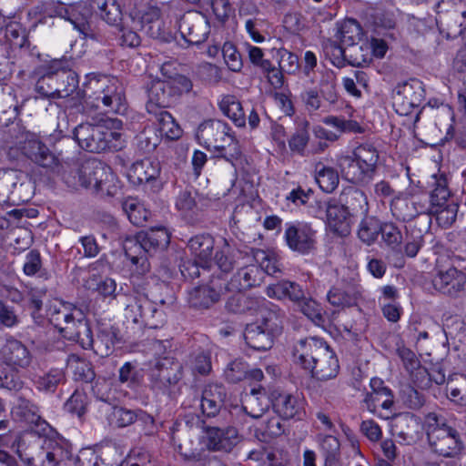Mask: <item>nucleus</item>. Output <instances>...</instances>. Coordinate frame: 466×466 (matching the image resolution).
I'll list each match as a JSON object with an SVG mask.
<instances>
[{"label": "nucleus", "instance_id": "nucleus-50", "mask_svg": "<svg viewBox=\"0 0 466 466\" xmlns=\"http://www.w3.org/2000/svg\"><path fill=\"white\" fill-rule=\"evenodd\" d=\"M123 210L129 221L136 226H142L150 216V212L135 198L126 199L123 203Z\"/></svg>", "mask_w": 466, "mask_h": 466}, {"label": "nucleus", "instance_id": "nucleus-18", "mask_svg": "<svg viewBox=\"0 0 466 466\" xmlns=\"http://www.w3.org/2000/svg\"><path fill=\"white\" fill-rule=\"evenodd\" d=\"M433 289L441 294L456 298L466 285V275L455 267L438 269L431 280Z\"/></svg>", "mask_w": 466, "mask_h": 466}, {"label": "nucleus", "instance_id": "nucleus-49", "mask_svg": "<svg viewBox=\"0 0 466 466\" xmlns=\"http://www.w3.org/2000/svg\"><path fill=\"white\" fill-rule=\"evenodd\" d=\"M364 167H368L376 172L380 154L378 149L370 143H364L358 146L352 152V155Z\"/></svg>", "mask_w": 466, "mask_h": 466}, {"label": "nucleus", "instance_id": "nucleus-13", "mask_svg": "<svg viewBox=\"0 0 466 466\" xmlns=\"http://www.w3.org/2000/svg\"><path fill=\"white\" fill-rule=\"evenodd\" d=\"M425 96L421 81L412 78L397 85L392 96V106L397 114L410 116L415 113V121L419 119V107Z\"/></svg>", "mask_w": 466, "mask_h": 466}, {"label": "nucleus", "instance_id": "nucleus-28", "mask_svg": "<svg viewBox=\"0 0 466 466\" xmlns=\"http://www.w3.org/2000/svg\"><path fill=\"white\" fill-rule=\"evenodd\" d=\"M225 380L229 383H238L244 380L260 381L264 374L260 369H249L248 364L241 359L230 361L224 370Z\"/></svg>", "mask_w": 466, "mask_h": 466}, {"label": "nucleus", "instance_id": "nucleus-37", "mask_svg": "<svg viewBox=\"0 0 466 466\" xmlns=\"http://www.w3.org/2000/svg\"><path fill=\"white\" fill-rule=\"evenodd\" d=\"M312 84H317L318 90L322 97L330 103L337 100L336 75L330 69H322L311 79Z\"/></svg>", "mask_w": 466, "mask_h": 466}, {"label": "nucleus", "instance_id": "nucleus-39", "mask_svg": "<svg viewBox=\"0 0 466 466\" xmlns=\"http://www.w3.org/2000/svg\"><path fill=\"white\" fill-rule=\"evenodd\" d=\"M320 451L324 456V466H339L340 443L332 435L318 436Z\"/></svg>", "mask_w": 466, "mask_h": 466}, {"label": "nucleus", "instance_id": "nucleus-53", "mask_svg": "<svg viewBox=\"0 0 466 466\" xmlns=\"http://www.w3.org/2000/svg\"><path fill=\"white\" fill-rule=\"evenodd\" d=\"M87 283L89 285L88 289H91V283H96L95 289L98 292L99 295H101L105 299H116L120 305V296L127 295V293L121 292L123 290V288H120V291L116 293V282L110 278H106L98 280L97 278L94 276L89 279Z\"/></svg>", "mask_w": 466, "mask_h": 466}, {"label": "nucleus", "instance_id": "nucleus-58", "mask_svg": "<svg viewBox=\"0 0 466 466\" xmlns=\"http://www.w3.org/2000/svg\"><path fill=\"white\" fill-rule=\"evenodd\" d=\"M87 396L84 391L76 390L64 405L65 410L81 418L86 411Z\"/></svg>", "mask_w": 466, "mask_h": 466}, {"label": "nucleus", "instance_id": "nucleus-24", "mask_svg": "<svg viewBox=\"0 0 466 466\" xmlns=\"http://www.w3.org/2000/svg\"><path fill=\"white\" fill-rule=\"evenodd\" d=\"M239 441L240 437L236 428L228 427L222 430L210 427L207 429V446L209 450L228 452Z\"/></svg>", "mask_w": 466, "mask_h": 466}, {"label": "nucleus", "instance_id": "nucleus-55", "mask_svg": "<svg viewBox=\"0 0 466 466\" xmlns=\"http://www.w3.org/2000/svg\"><path fill=\"white\" fill-rule=\"evenodd\" d=\"M300 308V311L310 319L315 325L323 327L325 323V318L322 313L320 305L312 299H307L304 296V299L298 303Z\"/></svg>", "mask_w": 466, "mask_h": 466}, {"label": "nucleus", "instance_id": "nucleus-64", "mask_svg": "<svg viewBox=\"0 0 466 466\" xmlns=\"http://www.w3.org/2000/svg\"><path fill=\"white\" fill-rule=\"evenodd\" d=\"M279 56V65L281 70L288 74H293L299 69V57L287 49L278 51Z\"/></svg>", "mask_w": 466, "mask_h": 466}, {"label": "nucleus", "instance_id": "nucleus-16", "mask_svg": "<svg viewBox=\"0 0 466 466\" xmlns=\"http://www.w3.org/2000/svg\"><path fill=\"white\" fill-rule=\"evenodd\" d=\"M363 289L357 277L342 279L328 292L329 302L336 307H353L362 299Z\"/></svg>", "mask_w": 466, "mask_h": 466}, {"label": "nucleus", "instance_id": "nucleus-4", "mask_svg": "<svg viewBox=\"0 0 466 466\" xmlns=\"http://www.w3.org/2000/svg\"><path fill=\"white\" fill-rule=\"evenodd\" d=\"M170 241V234L163 227L152 228L140 232L136 239L127 240L125 243L126 256L130 259L134 274L144 275L149 271L150 265L147 253H151L157 248L167 247Z\"/></svg>", "mask_w": 466, "mask_h": 466}, {"label": "nucleus", "instance_id": "nucleus-45", "mask_svg": "<svg viewBox=\"0 0 466 466\" xmlns=\"http://www.w3.org/2000/svg\"><path fill=\"white\" fill-rule=\"evenodd\" d=\"M381 226L382 224L378 218L366 215L359 227L358 236L360 239L368 245L374 243L379 234H380Z\"/></svg>", "mask_w": 466, "mask_h": 466}, {"label": "nucleus", "instance_id": "nucleus-20", "mask_svg": "<svg viewBox=\"0 0 466 466\" xmlns=\"http://www.w3.org/2000/svg\"><path fill=\"white\" fill-rule=\"evenodd\" d=\"M83 348H91L96 354L107 357L113 353L115 347L120 342L119 331L114 327H106L99 329L96 338L90 335H82L78 339Z\"/></svg>", "mask_w": 466, "mask_h": 466}, {"label": "nucleus", "instance_id": "nucleus-3", "mask_svg": "<svg viewBox=\"0 0 466 466\" xmlns=\"http://www.w3.org/2000/svg\"><path fill=\"white\" fill-rule=\"evenodd\" d=\"M121 127L122 121L117 118H107L96 125L82 123L75 128L74 137L78 145L87 151H117L124 147L119 132Z\"/></svg>", "mask_w": 466, "mask_h": 466}, {"label": "nucleus", "instance_id": "nucleus-42", "mask_svg": "<svg viewBox=\"0 0 466 466\" xmlns=\"http://www.w3.org/2000/svg\"><path fill=\"white\" fill-rule=\"evenodd\" d=\"M29 156L33 161L39 166L54 169L58 166L57 158L51 153L49 148L40 141L33 140L29 142Z\"/></svg>", "mask_w": 466, "mask_h": 466}, {"label": "nucleus", "instance_id": "nucleus-21", "mask_svg": "<svg viewBox=\"0 0 466 466\" xmlns=\"http://www.w3.org/2000/svg\"><path fill=\"white\" fill-rule=\"evenodd\" d=\"M327 224L329 229L340 237L350 232L351 215L339 200H330L326 206Z\"/></svg>", "mask_w": 466, "mask_h": 466}, {"label": "nucleus", "instance_id": "nucleus-2", "mask_svg": "<svg viewBox=\"0 0 466 466\" xmlns=\"http://www.w3.org/2000/svg\"><path fill=\"white\" fill-rule=\"evenodd\" d=\"M84 110L101 109L105 113L126 110V96L122 83L108 76H92L85 84Z\"/></svg>", "mask_w": 466, "mask_h": 466}, {"label": "nucleus", "instance_id": "nucleus-7", "mask_svg": "<svg viewBox=\"0 0 466 466\" xmlns=\"http://www.w3.org/2000/svg\"><path fill=\"white\" fill-rule=\"evenodd\" d=\"M47 316L51 324L68 339L78 341L82 335L89 333L82 310L69 302L54 301L48 308Z\"/></svg>", "mask_w": 466, "mask_h": 466}, {"label": "nucleus", "instance_id": "nucleus-41", "mask_svg": "<svg viewBox=\"0 0 466 466\" xmlns=\"http://www.w3.org/2000/svg\"><path fill=\"white\" fill-rule=\"evenodd\" d=\"M219 108L236 126H245V113L240 101L235 96H224L219 102Z\"/></svg>", "mask_w": 466, "mask_h": 466}, {"label": "nucleus", "instance_id": "nucleus-26", "mask_svg": "<svg viewBox=\"0 0 466 466\" xmlns=\"http://www.w3.org/2000/svg\"><path fill=\"white\" fill-rule=\"evenodd\" d=\"M420 424L418 419L410 413L398 415L391 425V431L401 443L410 445L417 441L420 435Z\"/></svg>", "mask_w": 466, "mask_h": 466}, {"label": "nucleus", "instance_id": "nucleus-51", "mask_svg": "<svg viewBox=\"0 0 466 466\" xmlns=\"http://www.w3.org/2000/svg\"><path fill=\"white\" fill-rule=\"evenodd\" d=\"M65 374L60 369H52L48 372L39 376L35 384L37 390L46 392H54L57 386L64 382Z\"/></svg>", "mask_w": 466, "mask_h": 466}, {"label": "nucleus", "instance_id": "nucleus-44", "mask_svg": "<svg viewBox=\"0 0 466 466\" xmlns=\"http://www.w3.org/2000/svg\"><path fill=\"white\" fill-rule=\"evenodd\" d=\"M168 87L167 82L157 81L154 82L148 89V102L147 108L148 112H152L154 106L166 107L169 103V95L166 92Z\"/></svg>", "mask_w": 466, "mask_h": 466}, {"label": "nucleus", "instance_id": "nucleus-52", "mask_svg": "<svg viewBox=\"0 0 466 466\" xmlns=\"http://www.w3.org/2000/svg\"><path fill=\"white\" fill-rule=\"evenodd\" d=\"M95 5L99 15L107 24L116 25L121 20L120 8L114 0H95L92 8H95Z\"/></svg>", "mask_w": 466, "mask_h": 466}, {"label": "nucleus", "instance_id": "nucleus-31", "mask_svg": "<svg viewBox=\"0 0 466 466\" xmlns=\"http://www.w3.org/2000/svg\"><path fill=\"white\" fill-rule=\"evenodd\" d=\"M351 216H366L369 212V202L366 194L356 187L345 188L339 198Z\"/></svg>", "mask_w": 466, "mask_h": 466}, {"label": "nucleus", "instance_id": "nucleus-57", "mask_svg": "<svg viewBox=\"0 0 466 466\" xmlns=\"http://www.w3.org/2000/svg\"><path fill=\"white\" fill-rule=\"evenodd\" d=\"M323 52L333 66L339 68L345 66L347 61L346 49L336 41L330 39L325 41L323 44Z\"/></svg>", "mask_w": 466, "mask_h": 466}, {"label": "nucleus", "instance_id": "nucleus-32", "mask_svg": "<svg viewBox=\"0 0 466 466\" xmlns=\"http://www.w3.org/2000/svg\"><path fill=\"white\" fill-rule=\"evenodd\" d=\"M266 293L269 298L278 299H289L297 304L303 300L305 296L304 290L298 283L289 280H282L268 285L266 289Z\"/></svg>", "mask_w": 466, "mask_h": 466}, {"label": "nucleus", "instance_id": "nucleus-48", "mask_svg": "<svg viewBox=\"0 0 466 466\" xmlns=\"http://www.w3.org/2000/svg\"><path fill=\"white\" fill-rule=\"evenodd\" d=\"M235 259L232 257V248L228 239L223 238L222 245L218 247L216 254L213 258V264L222 273L230 272L235 266Z\"/></svg>", "mask_w": 466, "mask_h": 466}, {"label": "nucleus", "instance_id": "nucleus-19", "mask_svg": "<svg viewBox=\"0 0 466 466\" xmlns=\"http://www.w3.org/2000/svg\"><path fill=\"white\" fill-rule=\"evenodd\" d=\"M224 291L223 279L212 276L208 285L196 287L189 291L187 301L194 309H206L218 302Z\"/></svg>", "mask_w": 466, "mask_h": 466}, {"label": "nucleus", "instance_id": "nucleus-9", "mask_svg": "<svg viewBox=\"0 0 466 466\" xmlns=\"http://www.w3.org/2000/svg\"><path fill=\"white\" fill-rule=\"evenodd\" d=\"M431 177V185L433 188L431 192V214L436 217L441 227L446 228L456 221L459 205L451 199V194L448 187L446 175L434 174Z\"/></svg>", "mask_w": 466, "mask_h": 466}, {"label": "nucleus", "instance_id": "nucleus-29", "mask_svg": "<svg viewBox=\"0 0 466 466\" xmlns=\"http://www.w3.org/2000/svg\"><path fill=\"white\" fill-rule=\"evenodd\" d=\"M5 362L14 370L26 369L32 362L28 349L19 340L9 339L3 349Z\"/></svg>", "mask_w": 466, "mask_h": 466}, {"label": "nucleus", "instance_id": "nucleus-63", "mask_svg": "<svg viewBox=\"0 0 466 466\" xmlns=\"http://www.w3.org/2000/svg\"><path fill=\"white\" fill-rule=\"evenodd\" d=\"M119 380L129 388H136L142 380L139 371L130 362H126L119 369Z\"/></svg>", "mask_w": 466, "mask_h": 466}, {"label": "nucleus", "instance_id": "nucleus-47", "mask_svg": "<svg viewBox=\"0 0 466 466\" xmlns=\"http://www.w3.org/2000/svg\"><path fill=\"white\" fill-rule=\"evenodd\" d=\"M158 132L160 136L167 139H178L182 135V129L167 111H160L157 115Z\"/></svg>", "mask_w": 466, "mask_h": 466}, {"label": "nucleus", "instance_id": "nucleus-54", "mask_svg": "<svg viewBox=\"0 0 466 466\" xmlns=\"http://www.w3.org/2000/svg\"><path fill=\"white\" fill-rule=\"evenodd\" d=\"M362 29L359 23L354 19L346 20L340 26L339 31V38L340 42L347 46L356 45L360 39Z\"/></svg>", "mask_w": 466, "mask_h": 466}, {"label": "nucleus", "instance_id": "nucleus-8", "mask_svg": "<svg viewBox=\"0 0 466 466\" xmlns=\"http://www.w3.org/2000/svg\"><path fill=\"white\" fill-rule=\"evenodd\" d=\"M121 306L125 308L126 318L134 323L157 329L165 322V313L148 299L145 294L134 290L132 294L120 296Z\"/></svg>", "mask_w": 466, "mask_h": 466}, {"label": "nucleus", "instance_id": "nucleus-30", "mask_svg": "<svg viewBox=\"0 0 466 466\" xmlns=\"http://www.w3.org/2000/svg\"><path fill=\"white\" fill-rule=\"evenodd\" d=\"M38 411V407L25 399H19L15 408V415L31 425L32 431L39 434L46 433L48 424L46 420H42Z\"/></svg>", "mask_w": 466, "mask_h": 466}, {"label": "nucleus", "instance_id": "nucleus-1", "mask_svg": "<svg viewBox=\"0 0 466 466\" xmlns=\"http://www.w3.org/2000/svg\"><path fill=\"white\" fill-rule=\"evenodd\" d=\"M295 362L310 371L320 381L335 379L339 371L335 352L321 339L309 337L299 340L293 348Z\"/></svg>", "mask_w": 466, "mask_h": 466}, {"label": "nucleus", "instance_id": "nucleus-43", "mask_svg": "<svg viewBox=\"0 0 466 466\" xmlns=\"http://www.w3.org/2000/svg\"><path fill=\"white\" fill-rule=\"evenodd\" d=\"M449 399L461 406H466V375L454 373L448 378Z\"/></svg>", "mask_w": 466, "mask_h": 466}, {"label": "nucleus", "instance_id": "nucleus-62", "mask_svg": "<svg viewBox=\"0 0 466 466\" xmlns=\"http://www.w3.org/2000/svg\"><path fill=\"white\" fill-rule=\"evenodd\" d=\"M321 94L317 87H309L300 93V100L309 112H315L321 107Z\"/></svg>", "mask_w": 466, "mask_h": 466}, {"label": "nucleus", "instance_id": "nucleus-22", "mask_svg": "<svg viewBox=\"0 0 466 466\" xmlns=\"http://www.w3.org/2000/svg\"><path fill=\"white\" fill-rule=\"evenodd\" d=\"M263 270L255 264L241 268L229 281L224 282L226 291H242L258 286L262 281Z\"/></svg>", "mask_w": 466, "mask_h": 466}, {"label": "nucleus", "instance_id": "nucleus-38", "mask_svg": "<svg viewBox=\"0 0 466 466\" xmlns=\"http://www.w3.org/2000/svg\"><path fill=\"white\" fill-rule=\"evenodd\" d=\"M390 210L395 218L402 221H410L416 218L410 199V191L399 192L390 200Z\"/></svg>", "mask_w": 466, "mask_h": 466}, {"label": "nucleus", "instance_id": "nucleus-40", "mask_svg": "<svg viewBox=\"0 0 466 466\" xmlns=\"http://www.w3.org/2000/svg\"><path fill=\"white\" fill-rule=\"evenodd\" d=\"M315 177L322 191L331 193L339 185V177L335 168L322 162L315 165Z\"/></svg>", "mask_w": 466, "mask_h": 466}, {"label": "nucleus", "instance_id": "nucleus-27", "mask_svg": "<svg viewBox=\"0 0 466 466\" xmlns=\"http://www.w3.org/2000/svg\"><path fill=\"white\" fill-rule=\"evenodd\" d=\"M179 28L186 41L193 45L204 42L208 35V22L198 14L184 15Z\"/></svg>", "mask_w": 466, "mask_h": 466}, {"label": "nucleus", "instance_id": "nucleus-6", "mask_svg": "<svg viewBox=\"0 0 466 466\" xmlns=\"http://www.w3.org/2000/svg\"><path fill=\"white\" fill-rule=\"evenodd\" d=\"M427 436L431 450L443 457H454L463 449L459 432L445 422V419L435 412L425 418Z\"/></svg>", "mask_w": 466, "mask_h": 466}, {"label": "nucleus", "instance_id": "nucleus-11", "mask_svg": "<svg viewBox=\"0 0 466 466\" xmlns=\"http://www.w3.org/2000/svg\"><path fill=\"white\" fill-rule=\"evenodd\" d=\"M281 321L274 312H268L260 323L247 325L244 339L247 345L258 351H266L272 348L274 336L281 332Z\"/></svg>", "mask_w": 466, "mask_h": 466}, {"label": "nucleus", "instance_id": "nucleus-46", "mask_svg": "<svg viewBox=\"0 0 466 466\" xmlns=\"http://www.w3.org/2000/svg\"><path fill=\"white\" fill-rule=\"evenodd\" d=\"M366 408L375 413L379 407L389 410L393 405V396L390 390L377 392H367L363 400Z\"/></svg>", "mask_w": 466, "mask_h": 466}, {"label": "nucleus", "instance_id": "nucleus-35", "mask_svg": "<svg viewBox=\"0 0 466 466\" xmlns=\"http://www.w3.org/2000/svg\"><path fill=\"white\" fill-rule=\"evenodd\" d=\"M160 174L157 162L142 160L136 162L129 170V177L134 183L144 184L156 180Z\"/></svg>", "mask_w": 466, "mask_h": 466}, {"label": "nucleus", "instance_id": "nucleus-61", "mask_svg": "<svg viewBox=\"0 0 466 466\" xmlns=\"http://www.w3.org/2000/svg\"><path fill=\"white\" fill-rule=\"evenodd\" d=\"M138 147L146 153L154 151L160 143V135L153 127L145 128L137 136Z\"/></svg>", "mask_w": 466, "mask_h": 466}, {"label": "nucleus", "instance_id": "nucleus-33", "mask_svg": "<svg viewBox=\"0 0 466 466\" xmlns=\"http://www.w3.org/2000/svg\"><path fill=\"white\" fill-rule=\"evenodd\" d=\"M269 401L264 389H252L249 394L244 397L243 409L245 412L254 419H259L268 410Z\"/></svg>", "mask_w": 466, "mask_h": 466}, {"label": "nucleus", "instance_id": "nucleus-25", "mask_svg": "<svg viewBox=\"0 0 466 466\" xmlns=\"http://www.w3.org/2000/svg\"><path fill=\"white\" fill-rule=\"evenodd\" d=\"M339 167L341 174L348 181L358 185H368L374 177L375 171L364 167L353 156H346L340 158Z\"/></svg>", "mask_w": 466, "mask_h": 466}, {"label": "nucleus", "instance_id": "nucleus-15", "mask_svg": "<svg viewBox=\"0 0 466 466\" xmlns=\"http://www.w3.org/2000/svg\"><path fill=\"white\" fill-rule=\"evenodd\" d=\"M46 15L39 19L40 24H49L55 25L54 18H64L70 22L76 29L84 35L89 31L88 16L89 10L82 5L67 7L63 4H54L46 8Z\"/></svg>", "mask_w": 466, "mask_h": 466}, {"label": "nucleus", "instance_id": "nucleus-60", "mask_svg": "<svg viewBox=\"0 0 466 466\" xmlns=\"http://www.w3.org/2000/svg\"><path fill=\"white\" fill-rule=\"evenodd\" d=\"M224 61L229 70L239 72L242 69L243 62L237 47L230 42H226L222 47Z\"/></svg>", "mask_w": 466, "mask_h": 466}, {"label": "nucleus", "instance_id": "nucleus-56", "mask_svg": "<svg viewBox=\"0 0 466 466\" xmlns=\"http://www.w3.org/2000/svg\"><path fill=\"white\" fill-rule=\"evenodd\" d=\"M107 420L109 423L117 428L127 427L135 422L137 415L134 410L119 406L111 407Z\"/></svg>", "mask_w": 466, "mask_h": 466}, {"label": "nucleus", "instance_id": "nucleus-10", "mask_svg": "<svg viewBox=\"0 0 466 466\" xmlns=\"http://www.w3.org/2000/svg\"><path fill=\"white\" fill-rule=\"evenodd\" d=\"M77 177L81 187L107 195L114 194L116 177L109 167L96 159L85 161L77 170Z\"/></svg>", "mask_w": 466, "mask_h": 466}, {"label": "nucleus", "instance_id": "nucleus-23", "mask_svg": "<svg viewBox=\"0 0 466 466\" xmlns=\"http://www.w3.org/2000/svg\"><path fill=\"white\" fill-rule=\"evenodd\" d=\"M187 248L203 270L212 267L215 240L209 234H200L191 238L187 242Z\"/></svg>", "mask_w": 466, "mask_h": 466}, {"label": "nucleus", "instance_id": "nucleus-36", "mask_svg": "<svg viewBox=\"0 0 466 466\" xmlns=\"http://www.w3.org/2000/svg\"><path fill=\"white\" fill-rule=\"evenodd\" d=\"M428 106L431 108H436L434 117L436 118V126L440 130L446 131V138L452 137L453 127L452 122L454 120V113L452 108L438 99H430Z\"/></svg>", "mask_w": 466, "mask_h": 466}, {"label": "nucleus", "instance_id": "nucleus-5", "mask_svg": "<svg viewBox=\"0 0 466 466\" xmlns=\"http://www.w3.org/2000/svg\"><path fill=\"white\" fill-rule=\"evenodd\" d=\"M230 127L221 120H208L199 125L197 139L208 150L218 152L219 157L233 163L240 155L238 142L229 133Z\"/></svg>", "mask_w": 466, "mask_h": 466}, {"label": "nucleus", "instance_id": "nucleus-12", "mask_svg": "<svg viewBox=\"0 0 466 466\" xmlns=\"http://www.w3.org/2000/svg\"><path fill=\"white\" fill-rule=\"evenodd\" d=\"M78 86V76L72 70L61 69L42 76L35 85V91L47 98H65L71 96Z\"/></svg>", "mask_w": 466, "mask_h": 466}, {"label": "nucleus", "instance_id": "nucleus-59", "mask_svg": "<svg viewBox=\"0 0 466 466\" xmlns=\"http://www.w3.org/2000/svg\"><path fill=\"white\" fill-rule=\"evenodd\" d=\"M323 123L335 127L337 130L340 132H353V133H361L363 128L360 126V124L351 119H345L341 116H329L323 119Z\"/></svg>", "mask_w": 466, "mask_h": 466}, {"label": "nucleus", "instance_id": "nucleus-34", "mask_svg": "<svg viewBox=\"0 0 466 466\" xmlns=\"http://www.w3.org/2000/svg\"><path fill=\"white\" fill-rule=\"evenodd\" d=\"M273 407L276 412L284 419L299 417L302 412V403L289 393H279L274 400Z\"/></svg>", "mask_w": 466, "mask_h": 466}, {"label": "nucleus", "instance_id": "nucleus-17", "mask_svg": "<svg viewBox=\"0 0 466 466\" xmlns=\"http://www.w3.org/2000/svg\"><path fill=\"white\" fill-rule=\"evenodd\" d=\"M315 230L307 223H290L286 225L285 240L293 251L307 254L315 248Z\"/></svg>", "mask_w": 466, "mask_h": 466}, {"label": "nucleus", "instance_id": "nucleus-14", "mask_svg": "<svg viewBox=\"0 0 466 466\" xmlns=\"http://www.w3.org/2000/svg\"><path fill=\"white\" fill-rule=\"evenodd\" d=\"M18 455L27 466H60L72 460L71 451L56 442H50L47 449L32 446L26 451H18Z\"/></svg>", "mask_w": 466, "mask_h": 466}]
</instances>
